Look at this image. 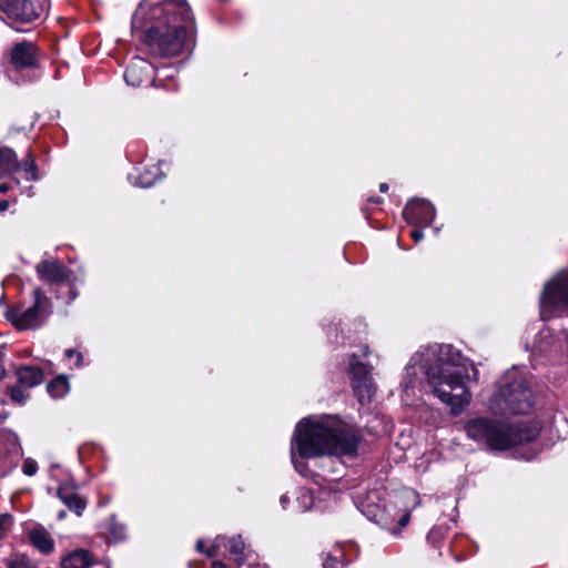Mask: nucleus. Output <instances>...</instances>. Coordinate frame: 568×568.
<instances>
[{"label":"nucleus","instance_id":"1","mask_svg":"<svg viewBox=\"0 0 568 568\" xmlns=\"http://www.w3.org/2000/svg\"><path fill=\"white\" fill-rule=\"evenodd\" d=\"M131 29L156 57H174L195 47V21L184 0H142L132 16Z\"/></svg>","mask_w":568,"mask_h":568},{"label":"nucleus","instance_id":"2","mask_svg":"<svg viewBox=\"0 0 568 568\" xmlns=\"http://www.w3.org/2000/svg\"><path fill=\"white\" fill-rule=\"evenodd\" d=\"M358 443L356 432L336 417L326 416L316 422L304 418L297 424L292 440V462L301 473L304 464L295 458V449L302 459L325 454L353 456L357 452Z\"/></svg>","mask_w":568,"mask_h":568},{"label":"nucleus","instance_id":"3","mask_svg":"<svg viewBox=\"0 0 568 568\" xmlns=\"http://www.w3.org/2000/svg\"><path fill=\"white\" fill-rule=\"evenodd\" d=\"M423 368L432 393L458 415L470 402L465 384L468 368L462 353L450 344L429 348Z\"/></svg>","mask_w":568,"mask_h":568},{"label":"nucleus","instance_id":"4","mask_svg":"<svg viewBox=\"0 0 568 568\" xmlns=\"http://www.w3.org/2000/svg\"><path fill=\"white\" fill-rule=\"evenodd\" d=\"M532 406L534 393L524 376L516 369L508 371L501 377L488 404L494 415L504 417L527 414Z\"/></svg>","mask_w":568,"mask_h":568},{"label":"nucleus","instance_id":"5","mask_svg":"<svg viewBox=\"0 0 568 568\" xmlns=\"http://www.w3.org/2000/svg\"><path fill=\"white\" fill-rule=\"evenodd\" d=\"M465 430L469 438L490 450H505L535 437L532 432H523L489 417H475L467 420Z\"/></svg>","mask_w":568,"mask_h":568},{"label":"nucleus","instance_id":"6","mask_svg":"<svg viewBox=\"0 0 568 568\" xmlns=\"http://www.w3.org/2000/svg\"><path fill=\"white\" fill-rule=\"evenodd\" d=\"M48 0H0V19L17 31H27L45 17Z\"/></svg>","mask_w":568,"mask_h":568},{"label":"nucleus","instance_id":"7","mask_svg":"<svg viewBox=\"0 0 568 568\" xmlns=\"http://www.w3.org/2000/svg\"><path fill=\"white\" fill-rule=\"evenodd\" d=\"M33 297L34 301L30 307L12 308L7 312V320L20 331L43 326L52 314V302L40 287L33 290Z\"/></svg>","mask_w":568,"mask_h":568},{"label":"nucleus","instance_id":"8","mask_svg":"<svg viewBox=\"0 0 568 568\" xmlns=\"http://www.w3.org/2000/svg\"><path fill=\"white\" fill-rule=\"evenodd\" d=\"M561 313H568V272L560 273L546 284L540 295L542 321Z\"/></svg>","mask_w":568,"mask_h":568},{"label":"nucleus","instance_id":"9","mask_svg":"<svg viewBox=\"0 0 568 568\" xmlns=\"http://www.w3.org/2000/svg\"><path fill=\"white\" fill-rule=\"evenodd\" d=\"M6 57L16 71L37 69L40 61V50L36 43L22 40L14 43Z\"/></svg>","mask_w":568,"mask_h":568},{"label":"nucleus","instance_id":"10","mask_svg":"<svg viewBox=\"0 0 568 568\" xmlns=\"http://www.w3.org/2000/svg\"><path fill=\"white\" fill-rule=\"evenodd\" d=\"M38 277L48 284H62L69 282L72 271L58 258L45 257L36 265Z\"/></svg>","mask_w":568,"mask_h":568},{"label":"nucleus","instance_id":"11","mask_svg":"<svg viewBox=\"0 0 568 568\" xmlns=\"http://www.w3.org/2000/svg\"><path fill=\"white\" fill-rule=\"evenodd\" d=\"M435 215V206L424 199L412 200L403 211V216L409 224H418L420 226L430 225Z\"/></svg>","mask_w":568,"mask_h":568},{"label":"nucleus","instance_id":"12","mask_svg":"<svg viewBox=\"0 0 568 568\" xmlns=\"http://www.w3.org/2000/svg\"><path fill=\"white\" fill-rule=\"evenodd\" d=\"M57 495L71 511H74L78 516L82 515L87 507V501L72 487L67 485L60 486Z\"/></svg>","mask_w":568,"mask_h":568},{"label":"nucleus","instance_id":"13","mask_svg":"<svg viewBox=\"0 0 568 568\" xmlns=\"http://www.w3.org/2000/svg\"><path fill=\"white\" fill-rule=\"evenodd\" d=\"M18 383L27 388L40 385L43 381V371L38 366L23 365L16 371Z\"/></svg>","mask_w":568,"mask_h":568},{"label":"nucleus","instance_id":"14","mask_svg":"<svg viewBox=\"0 0 568 568\" xmlns=\"http://www.w3.org/2000/svg\"><path fill=\"white\" fill-rule=\"evenodd\" d=\"M148 64L144 60L131 62L124 71V80L131 87H140L148 79Z\"/></svg>","mask_w":568,"mask_h":568},{"label":"nucleus","instance_id":"15","mask_svg":"<svg viewBox=\"0 0 568 568\" xmlns=\"http://www.w3.org/2000/svg\"><path fill=\"white\" fill-rule=\"evenodd\" d=\"M93 555L85 549H77L68 554L61 561L62 568H91Z\"/></svg>","mask_w":568,"mask_h":568},{"label":"nucleus","instance_id":"16","mask_svg":"<svg viewBox=\"0 0 568 568\" xmlns=\"http://www.w3.org/2000/svg\"><path fill=\"white\" fill-rule=\"evenodd\" d=\"M20 169L14 150L8 146H0V179L17 172Z\"/></svg>","mask_w":568,"mask_h":568},{"label":"nucleus","instance_id":"17","mask_svg":"<svg viewBox=\"0 0 568 568\" xmlns=\"http://www.w3.org/2000/svg\"><path fill=\"white\" fill-rule=\"evenodd\" d=\"M32 545L42 554H50L54 549V541L43 528L34 529L29 535Z\"/></svg>","mask_w":568,"mask_h":568},{"label":"nucleus","instance_id":"18","mask_svg":"<svg viewBox=\"0 0 568 568\" xmlns=\"http://www.w3.org/2000/svg\"><path fill=\"white\" fill-rule=\"evenodd\" d=\"M348 367L352 374V383L373 381L372 367L357 361L355 355L352 356Z\"/></svg>","mask_w":568,"mask_h":568},{"label":"nucleus","instance_id":"19","mask_svg":"<svg viewBox=\"0 0 568 568\" xmlns=\"http://www.w3.org/2000/svg\"><path fill=\"white\" fill-rule=\"evenodd\" d=\"M219 542L220 540L225 541L223 545L229 549L230 554L233 556L234 561L237 564V566H242L245 561L244 558V541L242 540L241 536L231 537V538H217Z\"/></svg>","mask_w":568,"mask_h":568},{"label":"nucleus","instance_id":"20","mask_svg":"<svg viewBox=\"0 0 568 568\" xmlns=\"http://www.w3.org/2000/svg\"><path fill=\"white\" fill-rule=\"evenodd\" d=\"M353 390L361 405L369 404L375 395V383L374 381H363L352 383Z\"/></svg>","mask_w":568,"mask_h":568},{"label":"nucleus","instance_id":"21","mask_svg":"<svg viewBox=\"0 0 568 568\" xmlns=\"http://www.w3.org/2000/svg\"><path fill=\"white\" fill-rule=\"evenodd\" d=\"M70 388L68 378L64 375H60L53 381H51L48 386L47 390L53 398H61L65 394H68Z\"/></svg>","mask_w":568,"mask_h":568},{"label":"nucleus","instance_id":"22","mask_svg":"<svg viewBox=\"0 0 568 568\" xmlns=\"http://www.w3.org/2000/svg\"><path fill=\"white\" fill-rule=\"evenodd\" d=\"M20 168L23 169L27 175V180L37 181L38 180V168L36 164V160L33 154L29 151L26 158L20 163Z\"/></svg>","mask_w":568,"mask_h":568},{"label":"nucleus","instance_id":"23","mask_svg":"<svg viewBox=\"0 0 568 568\" xmlns=\"http://www.w3.org/2000/svg\"><path fill=\"white\" fill-rule=\"evenodd\" d=\"M8 568H37L34 562L26 555L16 554L7 560Z\"/></svg>","mask_w":568,"mask_h":568},{"label":"nucleus","instance_id":"24","mask_svg":"<svg viewBox=\"0 0 568 568\" xmlns=\"http://www.w3.org/2000/svg\"><path fill=\"white\" fill-rule=\"evenodd\" d=\"M109 532L114 541H121L125 538L126 526L124 524L118 523L115 517L112 516L109 519Z\"/></svg>","mask_w":568,"mask_h":568},{"label":"nucleus","instance_id":"25","mask_svg":"<svg viewBox=\"0 0 568 568\" xmlns=\"http://www.w3.org/2000/svg\"><path fill=\"white\" fill-rule=\"evenodd\" d=\"M8 395L11 400L18 405H24L29 398V394L22 389V385H12L8 387Z\"/></svg>","mask_w":568,"mask_h":568},{"label":"nucleus","instance_id":"26","mask_svg":"<svg viewBox=\"0 0 568 568\" xmlns=\"http://www.w3.org/2000/svg\"><path fill=\"white\" fill-rule=\"evenodd\" d=\"M343 567H344V562L339 558H337L331 554H327L323 560V568H343Z\"/></svg>","mask_w":568,"mask_h":568},{"label":"nucleus","instance_id":"27","mask_svg":"<svg viewBox=\"0 0 568 568\" xmlns=\"http://www.w3.org/2000/svg\"><path fill=\"white\" fill-rule=\"evenodd\" d=\"M221 544L217 541V544L215 546H213L212 548H209L206 549L205 546H204V541L202 539H199L196 541V550L199 552H203L209 558H212L216 555V548L220 546Z\"/></svg>","mask_w":568,"mask_h":568},{"label":"nucleus","instance_id":"28","mask_svg":"<svg viewBox=\"0 0 568 568\" xmlns=\"http://www.w3.org/2000/svg\"><path fill=\"white\" fill-rule=\"evenodd\" d=\"M22 470L24 475L33 476L38 470V465L33 459L28 458L23 463Z\"/></svg>","mask_w":568,"mask_h":568},{"label":"nucleus","instance_id":"29","mask_svg":"<svg viewBox=\"0 0 568 568\" xmlns=\"http://www.w3.org/2000/svg\"><path fill=\"white\" fill-rule=\"evenodd\" d=\"M9 523H10L9 515H2L0 517V539H2L6 536Z\"/></svg>","mask_w":568,"mask_h":568},{"label":"nucleus","instance_id":"30","mask_svg":"<svg viewBox=\"0 0 568 568\" xmlns=\"http://www.w3.org/2000/svg\"><path fill=\"white\" fill-rule=\"evenodd\" d=\"M152 184H153V181L145 175H141L139 178V182H134V185H139L142 187H150Z\"/></svg>","mask_w":568,"mask_h":568},{"label":"nucleus","instance_id":"31","mask_svg":"<svg viewBox=\"0 0 568 568\" xmlns=\"http://www.w3.org/2000/svg\"><path fill=\"white\" fill-rule=\"evenodd\" d=\"M410 237L416 242L418 243L419 241L423 240L424 237V233L422 231V229H414L412 232H410Z\"/></svg>","mask_w":568,"mask_h":568},{"label":"nucleus","instance_id":"32","mask_svg":"<svg viewBox=\"0 0 568 568\" xmlns=\"http://www.w3.org/2000/svg\"><path fill=\"white\" fill-rule=\"evenodd\" d=\"M7 433H8L7 440L11 444H16L17 446H20L19 436L12 430H8Z\"/></svg>","mask_w":568,"mask_h":568},{"label":"nucleus","instance_id":"33","mask_svg":"<svg viewBox=\"0 0 568 568\" xmlns=\"http://www.w3.org/2000/svg\"><path fill=\"white\" fill-rule=\"evenodd\" d=\"M77 296H78V292L75 291V288L73 286H70L68 303L73 302L77 298Z\"/></svg>","mask_w":568,"mask_h":568},{"label":"nucleus","instance_id":"34","mask_svg":"<svg viewBox=\"0 0 568 568\" xmlns=\"http://www.w3.org/2000/svg\"><path fill=\"white\" fill-rule=\"evenodd\" d=\"M91 568H110V566L106 562L99 561L93 558V564Z\"/></svg>","mask_w":568,"mask_h":568},{"label":"nucleus","instance_id":"35","mask_svg":"<svg viewBox=\"0 0 568 568\" xmlns=\"http://www.w3.org/2000/svg\"><path fill=\"white\" fill-rule=\"evenodd\" d=\"M75 367L80 368L83 366V355L79 352L77 353Z\"/></svg>","mask_w":568,"mask_h":568},{"label":"nucleus","instance_id":"36","mask_svg":"<svg viewBox=\"0 0 568 568\" xmlns=\"http://www.w3.org/2000/svg\"><path fill=\"white\" fill-rule=\"evenodd\" d=\"M77 353H78V352H77L75 349H73V348H68V349H65V352H64V356H65L67 358H72L73 356H77Z\"/></svg>","mask_w":568,"mask_h":568},{"label":"nucleus","instance_id":"37","mask_svg":"<svg viewBox=\"0 0 568 568\" xmlns=\"http://www.w3.org/2000/svg\"><path fill=\"white\" fill-rule=\"evenodd\" d=\"M2 363H3V353H2V351H0V379H1V378L4 376V374H6V371H4V368H3Z\"/></svg>","mask_w":568,"mask_h":568},{"label":"nucleus","instance_id":"38","mask_svg":"<svg viewBox=\"0 0 568 568\" xmlns=\"http://www.w3.org/2000/svg\"><path fill=\"white\" fill-rule=\"evenodd\" d=\"M212 568H227L225 564L221 562V561H214L212 564Z\"/></svg>","mask_w":568,"mask_h":568},{"label":"nucleus","instance_id":"39","mask_svg":"<svg viewBox=\"0 0 568 568\" xmlns=\"http://www.w3.org/2000/svg\"><path fill=\"white\" fill-rule=\"evenodd\" d=\"M408 520H409V516L408 515L403 516L400 518V520H399L400 526L407 525Z\"/></svg>","mask_w":568,"mask_h":568},{"label":"nucleus","instance_id":"40","mask_svg":"<svg viewBox=\"0 0 568 568\" xmlns=\"http://www.w3.org/2000/svg\"><path fill=\"white\" fill-rule=\"evenodd\" d=\"M378 189H379V191L382 193H385V192L388 191V184L387 183H381Z\"/></svg>","mask_w":568,"mask_h":568},{"label":"nucleus","instance_id":"41","mask_svg":"<svg viewBox=\"0 0 568 568\" xmlns=\"http://www.w3.org/2000/svg\"><path fill=\"white\" fill-rule=\"evenodd\" d=\"M9 190V185L7 183L0 184V193H6Z\"/></svg>","mask_w":568,"mask_h":568},{"label":"nucleus","instance_id":"42","mask_svg":"<svg viewBox=\"0 0 568 568\" xmlns=\"http://www.w3.org/2000/svg\"><path fill=\"white\" fill-rule=\"evenodd\" d=\"M287 500H288V497L286 495H282L280 501H281L283 508H285V504L287 503Z\"/></svg>","mask_w":568,"mask_h":568},{"label":"nucleus","instance_id":"43","mask_svg":"<svg viewBox=\"0 0 568 568\" xmlns=\"http://www.w3.org/2000/svg\"><path fill=\"white\" fill-rule=\"evenodd\" d=\"M8 205H9V204H8V202H7V201H2V202H0V211H4V210H7Z\"/></svg>","mask_w":568,"mask_h":568},{"label":"nucleus","instance_id":"44","mask_svg":"<svg viewBox=\"0 0 568 568\" xmlns=\"http://www.w3.org/2000/svg\"><path fill=\"white\" fill-rule=\"evenodd\" d=\"M65 517V511L64 510H61L58 515V518L59 519H63Z\"/></svg>","mask_w":568,"mask_h":568},{"label":"nucleus","instance_id":"45","mask_svg":"<svg viewBox=\"0 0 568 568\" xmlns=\"http://www.w3.org/2000/svg\"><path fill=\"white\" fill-rule=\"evenodd\" d=\"M382 201H383V200H382L381 197H375V199H373V202H374V203H382Z\"/></svg>","mask_w":568,"mask_h":568},{"label":"nucleus","instance_id":"46","mask_svg":"<svg viewBox=\"0 0 568 568\" xmlns=\"http://www.w3.org/2000/svg\"><path fill=\"white\" fill-rule=\"evenodd\" d=\"M417 357H418V354H416L414 357H412V361H414L415 363H417Z\"/></svg>","mask_w":568,"mask_h":568},{"label":"nucleus","instance_id":"47","mask_svg":"<svg viewBox=\"0 0 568 568\" xmlns=\"http://www.w3.org/2000/svg\"><path fill=\"white\" fill-rule=\"evenodd\" d=\"M473 369H474L475 379H477V369L475 367H473Z\"/></svg>","mask_w":568,"mask_h":568},{"label":"nucleus","instance_id":"48","mask_svg":"<svg viewBox=\"0 0 568 568\" xmlns=\"http://www.w3.org/2000/svg\"><path fill=\"white\" fill-rule=\"evenodd\" d=\"M410 368H413V365H408V366L406 367L407 374H409V369H410Z\"/></svg>","mask_w":568,"mask_h":568}]
</instances>
